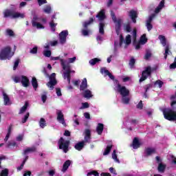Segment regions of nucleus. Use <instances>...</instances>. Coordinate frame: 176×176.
Returning <instances> with one entry per match:
<instances>
[{"label":"nucleus","instance_id":"obj_28","mask_svg":"<svg viewBox=\"0 0 176 176\" xmlns=\"http://www.w3.org/2000/svg\"><path fill=\"white\" fill-rule=\"evenodd\" d=\"M35 151H36V148H35V146L28 148L24 150L23 154L28 155V153H32V152H35Z\"/></svg>","mask_w":176,"mask_h":176},{"label":"nucleus","instance_id":"obj_19","mask_svg":"<svg viewBox=\"0 0 176 176\" xmlns=\"http://www.w3.org/2000/svg\"><path fill=\"white\" fill-rule=\"evenodd\" d=\"M87 89V79L83 78L82 81L80 85V91H84Z\"/></svg>","mask_w":176,"mask_h":176},{"label":"nucleus","instance_id":"obj_15","mask_svg":"<svg viewBox=\"0 0 176 176\" xmlns=\"http://www.w3.org/2000/svg\"><path fill=\"white\" fill-rule=\"evenodd\" d=\"M154 17H156V14H152L151 15L149 16L148 19L146 20V27L148 31H151V30L153 28V26L151 25V23Z\"/></svg>","mask_w":176,"mask_h":176},{"label":"nucleus","instance_id":"obj_51","mask_svg":"<svg viewBox=\"0 0 176 176\" xmlns=\"http://www.w3.org/2000/svg\"><path fill=\"white\" fill-rule=\"evenodd\" d=\"M32 54H36L38 53V47H34L30 50Z\"/></svg>","mask_w":176,"mask_h":176},{"label":"nucleus","instance_id":"obj_26","mask_svg":"<svg viewBox=\"0 0 176 176\" xmlns=\"http://www.w3.org/2000/svg\"><path fill=\"white\" fill-rule=\"evenodd\" d=\"M140 145H141V144H140V141H138L137 138H135L132 144L133 149H138V148H140Z\"/></svg>","mask_w":176,"mask_h":176},{"label":"nucleus","instance_id":"obj_10","mask_svg":"<svg viewBox=\"0 0 176 176\" xmlns=\"http://www.w3.org/2000/svg\"><path fill=\"white\" fill-rule=\"evenodd\" d=\"M115 91L120 94L122 97L124 96H129L130 94V91L126 88V87H123L120 84H118V85L116 87Z\"/></svg>","mask_w":176,"mask_h":176},{"label":"nucleus","instance_id":"obj_5","mask_svg":"<svg viewBox=\"0 0 176 176\" xmlns=\"http://www.w3.org/2000/svg\"><path fill=\"white\" fill-rule=\"evenodd\" d=\"M46 19L43 18L41 19V18L38 17V16L35 15L33 17V20L32 22V24L33 27H35L38 30H43L45 28V26L43 24H46Z\"/></svg>","mask_w":176,"mask_h":176},{"label":"nucleus","instance_id":"obj_60","mask_svg":"<svg viewBox=\"0 0 176 176\" xmlns=\"http://www.w3.org/2000/svg\"><path fill=\"white\" fill-rule=\"evenodd\" d=\"M19 63H20V60H15L14 67H13L14 70H16L17 67H19Z\"/></svg>","mask_w":176,"mask_h":176},{"label":"nucleus","instance_id":"obj_6","mask_svg":"<svg viewBox=\"0 0 176 176\" xmlns=\"http://www.w3.org/2000/svg\"><path fill=\"white\" fill-rule=\"evenodd\" d=\"M158 39H160V43L162 45V46L165 47L164 58L166 60L167 58V56L171 53V51H170V44L168 42H167V38H166V36L163 35H160L158 36Z\"/></svg>","mask_w":176,"mask_h":176},{"label":"nucleus","instance_id":"obj_25","mask_svg":"<svg viewBox=\"0 0 176 176\" xmlns=\"http://www.w3.org/2000/svg\"><path fill=\"white\" fill-rule=\"evenodd\" d=\"M96 17H98L99 21H102V20L105 19V12L104 10H100V12L98 13V14L96 15Z\"/></svg>","mask_w":176,"mask_h":176},{"label":"nucleus","instance_id":"obj_16","mask_svg":"<svg viewBox=\"0 0 176 176\" xmlns=\"http://www.w3.org/2000/svg\"><path fill=\"white\" fill-rule=\"evenodd\" d=\"M157 162H158V171L159 173H164V170H166V165L160 162V157H155Z\"/></svg>","mask_w":176,"mask_h":176},{"label":"nucleus","instance_id":"obj_44","mask_svg":"<svg viewBox=\"0 0 176 176\" xmlns=\"http://www.w3.org/2000/svg\"><path fill=\"white\" fill-rule=\"evenodd\" d=\"M50 25L51 28V31H52V32H54V31H56V25H57V24L52 21L50 23Z\"/></svg>","mask_w":176,"mask_h":176},{"label":"nucleus","instance_id":"obj_21","mask_svg":"<svg viewBox=\"0 0 176 176\" xmlns=\"http://www.w3.org/2000/svg\"><path fill=\"white\" fill-rule=\"evenodd\" d=\"M3 98L4 101V105H10L12 102H10V99L6 93L3 92Z\"/></svg>","mask_w":176,"mask_h":176},{"label":"nucleus","instance_id":"obj_49","mask_svg":"<svg viewBox=\"0 0 176 176\" xmlns=\"http://www.w3.org/2000/svg\"><path fill=\"white\" fill-rule=\"evenodd\" d=\"M10 133H12V128L11 127H10L8 129V132L6 136V138L4 139L5 141H8V140H9V137L10 136Z\"/></svg>","mask_w":176,"mask_h":176},{"label":"nucleus","instance_id":"obj_48","mask_svg":"<svg viewBox=\"0 0 176 176\" xmlns=\"http://www.w3.org/2000/svg\"><path fill=\"white\" fill-rule=\"evenodd\" d=\"M82 35H84V36H87V35H89V34H90V30L83 29L82 30Z\"/></svg>","mask_w":176,"mask_h":176},{"label":"nucleus","instance_id":"obj_61","mask_svg":"<svg viewBox=\"0 0 176 176\" xmlns=\"http://www.w3.org/2000/svg\"><path fill=\"white\" fill-rule=\"evenodd\" d=\"M155 85H158L159 87H162V86H163V82L161 80H157L155 82Z\"/></svg>","mask_w":176,"mask_h":176},{"label":"nucleus","instance_id":"obj_17","mask_svg":"<svg viewBox=\"0 0 176 176\" xmlns=\"http://www.w3.org/2000/svg\"><path fill=\"white\" fill-rule=\"evenodd\" d=\"M100 72L101 74H102V75H104V76H109L110 79H111L112 80L115 79V77L113 76V75H112V74H111L109 71L107 70V69L105 68H102L100 69Z\"/></svg>","mask_w":176,"mask_h":176},{"label":"nucleus","instance_id":"obj_13","mask_svg":"<svg viewBox=\"0 0 176 176\" xmlns=\"http://www.w3.org/2000/svg\"><path fill=\"white\" fill-rule=\"evenodd\" d=\"M67 36H68V30H63L59 34V41L61 45L67 42Z\"/></svg>","mask_w":176,"mask_h":176},{"label":"nucleus","instance_id":"obj_57","mask_svg":"<svg viewBox=\"0 0 176 176\" xmlns=\"http://www.w3.org/2000/svg\"><path fill=\"white\" fill-rule=\"evenodd\" d=\"M135 63V60L134 58H131L129 62V65L131 68H133Z\"/></svg>","mask_w":176,"mask_h":176},{"label":"nucleus","instance_id":"obj_7","mask_svg":"<svg viewBox=\"0 0 176 176\" xmlns=\"http://www.w3.org/2000/svg\"><path fill=\"white\" fill-rule=\"evenodd\" d=\"M15 83H22L23 87H28L30 86V80L25 76H16L13 78Z\"/></svg>","mask_w":176,"mask_h":176},{"label":"nucleus","instance_id":"obj_31","mask_svg":"<svg viewBox=\"0 0 176 176\" xmlns=\"http://www.w3.org/2000/svg\"><path fill=\"white\" fill-rule=\"evenodd\" d=\"M94 21V19L93 18H91L88 21H85L83 23L82 25L84 28H87L90 24H91Z\"/></svg>","mask_w":176,"mask_h":176},{"label":"nucleus","instance_id":"obj_35","mask_svg":"<svg viewBox=\"0 0 176 176\" xmlns=\"http://www.w3.org/2000/svg\"><path fill=\"white\" fill-rule=\"evenodd\" d=\"M104 27H105V24L103 22H100L99 24V32L102 35L104 34Z\"/></svg>","mask_w":176,"mask_h":176},{"label":"nucleus","instance_id":"obj_43","mask_svg":"<svg viewBox=\"0 0 176 176\" xmlns=\"http://www.w3.org/2000/svg\"><path fill=\"white\" fill-rule=\"evenodd\" d=\"M43 55L45 57H50V56H52V51L49 50H45L43 51Z\"/></svg>","mask_w":176,"mask_h":176},{"label":"nucleus","instance_id":"obj_1","mask_svg":"<svg viewBox=\"0 0 176 176\" xmlns=\"http://www.w3.org/2000/svg\"><path fill=\"white\" fill-rule=\"evenodd\" d=\"M131 41L133 42V45L136 50H138L140 47H141V45H145L148 42V38H146V34H144L140 39V41L138 44H135L137 42V30H133L131 35L128 34L125 38V43L126 45H130L131 43Z\"/></svg>","mask_w":176,"mask_h":176},{"label":"nucleus","instance_id":"obj_58","mask_svg":"<svg viewBox=\"0 0 176 176\" xmlns=\"http://www.w3.org/2000/svg\"><path fill=\"white\" fill-rule=\"evenodd\" d=\"M170 69H175L176 68V58H175L174 63L170 65Z\"/></svg>","mask_w":176,"mask_h":176},{"label":"nucleus","instance_id":"obj_50","mask_svg":"<svg viewBox=\"0 0 176 176\" xmlns=\"http://www.w3.org/2000/svg\"><path fill=\"white\" fill-rule=\"evenodd\" d=\"M6 34H7V35H9V36H14V32H12V30H7Z\"/></svg>","mask_w":176,"mask_h":176},{"label":"nucleus","instance_id":"obj_38","mask_svg":"<svg viewBox=\"0 0 176 176\" xmlns=\"http://www.w3.org/2000/svg\"><path fill=\"white\" fill-rule=\"evenodd\" d=\"M123 42H124L123 36L120 35V43L118 44V43L115 42V47H119L122 46V45L123 44Z\"/></svg>","mask_w":176,"mask_h":176},{"label":"nucleus","instance_id":"obj_18","mask_svg":"<svg viewBox=\"0 0 176 176\" xmlns=\"http://www.w3.org/2000/svg\"><path fill=\"white\" fill-rule=\"evenodd\" d=\"M91 135V132L89 129H86L85 131V141H82V142H90V136Z\"/></svg>","mask_w":176,"mask_h":176},{"label":"nucleus","instance_id":"obj_14","mask_svg":"<svg viewBox=\"0 0 176 176\" xmlns=\"http://www.w3.org/2000/svg\"><path fill=\"white\" fill-rule=\"evenodd\" d=\"M56 115L58 122H59L63 126H67V124L65 123V120L64 119V114L63 113V111H61L60 110H58L56 111Z\"/></svg>","mask_w":176,"mask_h":176},{"label":"nucleus","instance_id":"obj_54","mask_svg":"<svg viewBox=\"0 0 176 176\" xmlns=\"http://www.w3.org/2000/svg\"><path fill=\"white\" fill-rule=\"evenodd\" d=\"M37 2L39 6H42V5H44V3H47V1L46 0H37Z\"/></svg>","mask_w":176,"mask_h":176},{"label":"nucleus","instance_id":"obj_62","mask_svg":"<svg viewBox=\"0 0 176 176\" xmlns=\"http://www.w3.org/2000/svg\"><path fill=\"white\" fill-rule=\"evenodd\" d=\"M13 146H16V142H10V143L8 144V148H12V147H13Z\"/></svg>","mask_w":176,"mask_h":176},{"label":"nucleus","instance_id":"obj_23","mask_svg":"<svg viewBox=\"0 0 176 176\" xmlns=\"http://www.w3.org/2000/svg\"><path fill=\"white\" fill-rule=\"evenodd\" d=\"M138 14H137V11L135 10H131L129 12V16L132 19L133 23H136L137 21L135 19H137V16Z\"/></svg>","mask_w":176,"mask_h":176},{"label":"nucleus","instance_id":"obj_55","mask_svg":"<svg viewBox=\"0 0 176 176\" xmlns=\"http://www.w3.org/2000/svg\"><path fill=\"white\" fill-rule=\"evenodd\" d=\"M29 116H30V113H27V114L25 116L24 118L22 120V123H25V122H27Z\"/></svg>","mask_w":176,"mask_h":176},{"label":"nucleus","instance_id":"obj_11","mask_svg":"<svg viewBox=\"0 0 176 176\" xmlns=\"http://www.w3.org/2000/svg\"><path fill=\"white\" fill-rule=\"evenodd\" d=\"M57 84V81L56 80V73H53L50 76V82L47 83V86L51 89L53 90L54 89V86Z\"/></svg>","mask_w":176,"mask_h":176},{"label":"nucleus","instance_id":"obj_27","mask_svg":"<svg viewBox=\"0 0 176 176\" xmlns=\"http://www.w3.org/2000/svg\"><path fill=\"white\" fill-rule=\"evenodd\" d=\"M71 166V161L67 160L64 164L62 168V172L65 173L67 170H68V167Z\"/></svg>","mask_w":176,"mask_h":176},{"label":"nucleus","instance_id":"obj_24","mask_svg":"<svg viewBox=\"0 0 176 176\" xmlns=\"http://www.w3.org/2000/svg\"><path fill=\"white\" fill-rule=\"evenodd\" d=\"M96 131L98 135H101V134H102V131H104V124L102 123H98L96 127Z\"/></svg>","mask_w":176,"mask_h":176},{"label":"nucleus","instance_id":"obj_9","mask_svg":"<svg viewBox=\"0 0 176 176\" xmlns=\"http://www.w3.org/2000/svg\"><path fill=\"white\" fill-rule=\"evenodd\" d=\"M59 149H62L65 153L68 152V148L69 146V140H65L64 138H60L58 141Z\"/></svg>","mask_w":176,"mask_h":176},{"label":"nucleus","instance_id":"obj_64","mask_svg":"<svg viewBox=\"0 0 176 176\" xmlns=\"http://www.w3.org/2000/svg\"><path fill=\"white\" fill-rule=\"evenodd\" d=\"M171 107H172V108H174V109H176V102L175 101L172 102Z\"/></svg>","mask_w":176,"mask_h":176},{"label":"nucleus","instance_id":"obj_32","mask_svg":"<svg viewBox=\"0 0 176 176\" xmlns=\"http://www.w3.org/2000/svg\"><path fill=\"white\" fill-rule=\"evenodd\" d=\"M111 149H112V145H108L103 153L104 156H107V155H109L111 152Z\"/></svg>","mask_w":176,"mask_h":176},{"label":"nucleus","instance_id":"obj_47","mask_svg":"<svg viewBox=\"0 0 176 176\" xmlns=\"http://www.w3.org/2000/svg\"><path fill=\"white\" fill-rule=\"evenodd\" d=\"M9 174V170L8 169H4L1 171L0 176H8Z\"/></svg>","mask_w":176,"mask_h":176},{"label":"nucleus","instance_id":"obj_33","mask_svg":"<svg viewBox=\"0 0 176 176\" xmlns=\"http://www.w3.org/2000/svg\"><path fill=\"white\" fill-rule=\"evenodd\" d=\"M39 126L41 129H45V127H46V120L44 118H41Z\"/></svg>","mask_w":176,"mask_h":176},{"label":"nucleus","instance_id":"obj_53","mask_svg":"<svg viewBox=\"0 0 176 176\" xmlns=\"http://www.w3.org/2000/svg\"><path fill=\"white\" fill-rule=\"evenodd\" d=\"M152 56V54L151 53V52L147 51L145 56H144V58L146 60H148V58H150V57Z\"/></svg>","mask_w":176,"mask_h":176},{"label":"nucleus","instance_id":"obj_4","mask_svg":"<svg viewBox=\"0 0 176 176\" xmlns=\"http://www.w3.org/2000/svg\"><path fill=\"white\" fill-rule=\"evenodd\" d=\"M14 54V53L12 52V48H10V47H6L0 52V60H10Z\"/></svg>","mask_w":176,"mask_h":176},{"label":"nucleus","instance_id":"obj_40","mask_svg":"<svg viewBox=\"0 0 176 176\" xmlns=\"http://www.w3.org/2000/svg\"><path fill=\"white\" fill-rule=\"evenodd\" d=\"M124 31H126V32H130V31H131V26L130 25V23H125L124 25Z\"/></svg>","mask_w":176,"mask_h":176},{"label":"nucleus","instance_id":"obj_3","mask_svg":"<svg viewBox=\"0 0 176 176\" xmlns=\"http://www.w3.org/2000/svg\"><path fill=\"white\" fill-rule=\"evenodd\" d=\"M3 16L6 18L10 17V19H24L25 14L24 13L14 12L12 10H5L3 11Z\"/></svg>","mask_w":176,"mask_h":176},{"label":"nucleus","instance_id":"obj_56","mask_svg":"<svg viewBox=\"0 0 176 176\" xmlns=\"http://www.w3.org/2000/svg\"><path fill=\"white\" fill-rule=\"evenodd\" d=\"M170 157L171 159L172 164H175L176 165V158L174 155H170Z\"/></svg>","mask_w":176,"mask_h":176},{"label":"nucleus","instance_id":"obj_36","mask_svg":"<svg viewBox=\"0 0 176 176\" xmlns=\"http://www.w3.org/2000/svg\"><path fill=\"white\" fill-rule=\"evenodd\" d=\"M43 12L45 13H47V14H50V12H52V7L49 5L45 6L43 8Z\"/></svg>","mask_w":176,"mask_h":176},{"label":"nucleus","instance_id":"obj_20","mask_svg":"<svg viewBox=\"0 0 176 176\" xmlns=\"http://www.w3.org/2000/svg\"><path fill=\"white\" fill-rule=\"evenodd\" d=\"M82 94L85 98H91V97H93V94L89 89H85L82 91Z\"/></svg>","mask_w":176,"mask_h":176},{"label":"nucleus","instance_id":"obj_30","mask_svg":"<svg viewBox=\"0 0 176 176\" xmlns=\"http://www.w3.org/2000/svg\"><path fill=\"white\" fill-rule=\"evenodd\" d=\"M146 155L149 156V155H153V153H155L156 150L153 148H148L146 149Z\"/></svg>","mask_w":176,"mask_h":176},{"label":"nucleus","instance_id":"obj_63","mask_svg":"<svg viewBox=\"0 0 176 176\" xmlns=\"http://www.w3.org/2000/svg\"><path fill=\"white\" fill-rule=\"evenodd\" d=\"M56 94L58 97H60V96H62L61 94V89H60V88H56Z\"/></svg>","mask_w":176,"mask_h":176},{"label":"nucleus","instance_id":"obj_52","mask_svg":"<svg viewBox=\"0 0 176 176\" xmlns=\"http://www.w3.org/2000/svg\"><path fill=\"white\" fill-rule=\"evenodd\" d=\"M75 61H76V56H74L73 58H69L68 59L69 64H73Z\"/></svg>","mask_w":176,"mask_h":176},{"label":"nucleus","instance_id":"obj_29","mask_svg":"<svg viewBox=\"0 0 176 176\" xmlns=\"http://www.w3.org/2000/svg\"><path fill=\"white\" fill-rule=\"evenodd\" d=\"M85 146V142H80L79 143H77L74 148L75 149H76L77 151H82V149H83V147Z\"/></svg>","mask_w":176,"mask_h":176},{"label":"nucleus","instance_id":"obj_59","mask_svg":"<svg viewBox=\"0 0 176 176\" xmlns=\"http://www.w3.org/2000/svg\"><path fill=\"white\" fill-rule=\"evenodd\" d=\"M24 138V135L21 134L16 137V141H23V139Z\"/></svg>","mask_w":176,"mask_h":176},{"label":"nucleus","instance_id":"obj_46","mask_svg":"<svg viewBox=\"0 0 176 176\" xmlns=\"http://www.w3.org/2000/svg\"><path fill=\"white\" fill-rule=\"evenodd\" d=\"M92 175L100 176V174L98 173V172L94 171V170L87 173V176H92Z\"/></svg>","mask_w":176,"mask_h":176},{"label":"nucleus","instance_id":"obj_22","mask_svg":"<svg viewBox=\"0 0 176 176\" xmlns=\"http://www.w3.org/2000/svg\"><path fill=\"white\" fill-rule=\"evenodd\" d=\"M163 8H164V0L160 1V4L155 10V13L157 14V13H160L161 12Z\"/></svg>","mask_w":176,"mask_h":176},{"label":"nucleus","instance_id":"obj_45","mask_svg":"<svg viewBox=\"0 0 176 176\" xmlns=\"http://www.w3.org/2000/svg\"><path fill=\"white\" fill-rule=\"evenodd\" d=\"M82 107H80V109H86V108H89L90 105L87 102H82L81 104Z\"/></svg>","mask_w":176,"mask_h":176},{"label":"nucleus","instance_id":"obj_37","mask_svg":"<svg viewBox=\"0 0 176 176\" xmlns=\"http://www.w3.org/2000/svg\"><path fill=\"white\" fill-rule=\"evenodd\" d=\"M32 85L34 89H35V90H36V89L38 87V81L36 80V78L35 77L32 78Z\"/></svg>","mask_w":176,"mask_h":176},{"label":"nucleus","instance_id":"obj_8","mask_svg":"<svg viewBox=\"0 0 176 176\" xmlns=\"http://www.w3.org/2000/svg\"><path fill=\"white\" fill-rule=\"evenodd\" d=\"M111 16L115 24V29L117 32V34L119 35V32L120 31V27H122L123 20H122V19L120 18H116V16H115V13H113V12H111Z\"/></svg>","mask_w":176,"mask_h":176},{"label":"nucleus","instance_id":"obj_12","mask_svg":"<svg viewBox=\"0 0 176 176\" xmlns=\"http://www.w3.org/2000/svg\"><path fill=\"white\" fill-rule=\"evenodd\" d=\"M152 72V69L151 67H147L144 71L142 73V77L140 79V82H144L148 78V76H151V73Z\"/></svg>","mask_w":176,"mask_h":176},{"label":"nucleus","instance_id":"obj_39","mask_svg":"<svg viewBox=\"0 0 176 176\" xmlns=\"http://www.w3.org/2000/svg\"><path fill=\"white\" fill-rule=\"evenodd\" d=\"M112 159L116 162L120 163L119 159H118V155H116V150H114L112 153Z\"/></svg>","mask_w":176,"mask_h":176},{"label":"nucleus","instance_id":"obj_2","mask_svg":"<svg viewBox=\"0 0 176 176\" xmlns=\"http://www.w3.org/2000/svg\"><path fill=\"white\" fill-rule=\"evenodd\" d=\"M60 65H62L64 71L63 74V78L64 79H67L69 84L71 83V74H74L75 71L71 70V66L69 65H65V61H64V59H60Z\"/></svg>","mask_w":176,"mask_h":176},{"label":"nucleus","instance_id":"obj_34","mask_svg":"<svg viewBox=\"0 0 176 176\" xmlns=\"http://www.w3.org/2000/svg\"><path fill=\"white\" fill-rule=\"evenodd\" d=\"M100 61H101L100 59L95 58L89 60V64L90 65H96V64H97V63H100Z\"/></svg>","mask_w":176,"mask_h":176},{"label":"nucleus","instance_id":"obj_41","mask_svg":"<svg viewBox=\"0 0 176 176\" xmlns=\"http://www.w3.org/2000/svg\"><path fill=\"white\" fill-rule=\"evenodd\" d=\"M27 108H28V102H25L24 106L22 107L20 109L19 113H23L27 111Z\"/></svg>","mask_w":176,"mask_h":176},{"label":"nucleus","instance_id":"obj_42","mask_svg":"<svg viewBox=\"0 0 176 176\" xmlns=\"http://www.w3.org/2000/svg\"><path fill=\"white\" fill-rule=\"evenodd\" d=\"M122 101L123 104H129L130 102V98L127 96H122Z\"/></svg>","mask_w":176,"mask_h":176}]
</instances>
